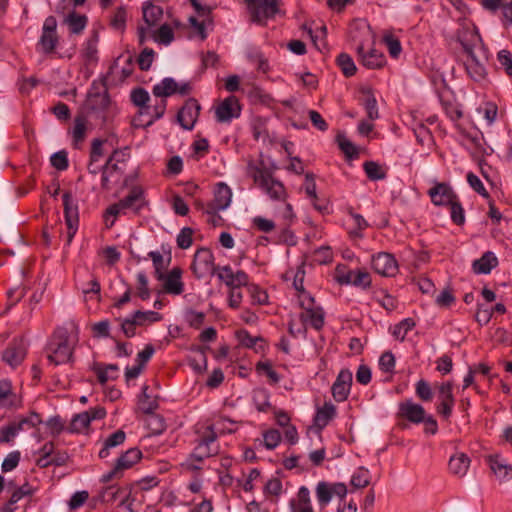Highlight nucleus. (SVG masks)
<instances>
[{"instance_id":"69168bd1","label":"nucleus","mask_w":512,"mask_h":512,"mask_svg":"<svg viewBox=\"0 0 512 512\" xmlns=\"http://www.w3.org/2000/svg\"><path fill=\"white\" fill-rule=\"evenodd\" d=\"M218 278L225 282V284L232 288L234 287V276L235 273L232 271L230 266H224L222 268H217Z\"/></svg>"},{"instance_id":"412c9836","label":"nucleus","mask_w":512,"mask_h":512,"mask_svg":"<svg viewBox=\"0 0 512 512\" xmlns=\"http://www.w3.org/2000/svg\"><path fill=\"white\" fill-rule=\"evenodd\" d=\"M142 458V452L138 448H131L123 453L116 461L117 469L121 471L131 468Z\"/></svg>"},{"instance_id":"b1692460","label":"nucleus","mask_w":512,"mask_h":512,"mask_svg":"<svg viewBox=\"0 0 512 512\" xmlns=\"http://www.w3.org/2000/svg\"><path fill=\"white\" fill-rule=\"evenodd\" d=\"M42 422L39 414L32 412L28 417L22 418L19 421L11 422L13 426H16L17 435L20 432L33 431Z\"/></svg>"},{"instance_id":"603ef678","label":"nucleus","mask_w":512,"mask_h":512,"mask_svg":"<svg viewBox=\"0 0 512 512\" xmlns=\"http://www.w3.org/2000/svg\"><path fill=\"white\" fill-rule=\"evenodd\" d=\"M50 161L51 165L59 171L66 170L68 167V157L64 150L54 153Z\"/></svg>"},{"instance_id":"bf43d9fd","label":"nucleus","mask_w":512,"mask_h":512,"mask_svg":"<svg viewBox=\"0 0 512 512\" xmlns=\"http://www.w3.org/2000/svg\"><path fill=\"white\" fill-rule=\"evenodd\" d=\"M350 284L363 288L369 287L371 284L369 273L362 270L354 271V275Z\"/></svg>"},{"instance_id":"4be33fe9","label":"nucleus","mask_w":512,"mask_h":512,"mask_svg":"<svg viewBox=\"0 0 512 512\" xmlns=\"http://www.w3.org/2000/svg\"><path fill=\"white\" fill-rule=\"evenodd\" d=\"M142 12L143 19L148 27L155 26L161 20L163 15L162 8L150 2L144 4Z\"/></svg>"},{"instance_id":"052dcab7","label":"nucleus","mask_w":512,"mask_h":512,"mask_svg":"<svg viewBox=\"0 0 512 512\" xmlns=\"http://www.w3.org/2000/svg\"><path fill=\"white\" fill-rule=\"evenodd\" d=\"M304 188L309 198H311L312 200H318V196L316 193L315 175L313 173L308 172L305 174Z\"/></svg>"},{"instance_id":"c85d7f7f","label":"nucleus","mask_w":512,"mask_h":512,"mask_svg":"<svg viewBox=\"0 0 512 512\" xmlns=\"http://www.w3.org/2000/svg\"><path fill=\"white\" fill-rule=\"evenodd\" d=\"M488 461L491 470L499 479H505L511 474L512 467L504 463L498 455L489 456Z\"/></svg>"},{"instance_id":"c756f323","label":"nucleus","mask_w":512,"mask_h":512,"mask_svg":"<svg viewBox=\"0 0 512 512\" xmlns=\"http://www.w3.org/2000/svg\"><path fill=\"white\" fill-rule=\"evenodd\" d=\"M153 95L156 97H168L177 92V82L173 78H164L161 83L153 87Z\"/></svg>"},{"instance_id":"9b49d317","label":"nucleus","mask_w":512,"mask_h":512,"mask_svg":"<svg viewBox=\"0 0 512 512\" xmlns=\"http://www.w3.org/2000/svg\"><path fill=\"white\" fill-rule=\"evenodd\" d=\"M240 104L235 96L224 99L216 108L215 114L219 122H228L240 115Z\"/></svg>"},{"instance_id":"6e6d98bb","label":"nucleus","mask_w":512,"mask_h":512,"mask_svg":"<svg viewBox=\"0 0 512 512\" xmlns=\"http://www.w3.org/2000/svg\"><path fill=\"white\" fill-rule=\"evenodd\" d=\"M467 182L478 194L484 198L488 199L490 197L481 180L474 173L470 172L467 174Z\"/></svg>"},{"instance_id":"5701e85b","label":"nucleus","mask_w":512,"mask_h":512,"mask_svg":"<svg viewBox=\"0 0 512 512\" xmlns=\"http://www.w3.org/2000/svg\"><path fill=\"white\" fill-rule=\"evenodd\" d=\"M361 93L365 95L363 100V105L367 111L368 119L373 121L379 117L378 109H377V101L373 95L372 89L369 87H362Z\"/></svg>"},{"instance_id":"8fccbe9b","label":"nucleus","mask_w":512,"mask_h":512,"mask_svg":"<svg viewBox=\"0 0 512 512\" xmlns=\"http://www.w3.org/2000/svg\"><path fill=\"white\" fill-rule=\"evenodd\" d=\"M154 57V51L150 48H144L138 57V65L142 71L150 69Z\"/></svg>"},{"instance_id":"ea45409f","label":"nucleus","mask_w":512,"mask_h":512,"mask_svg":"<svg viewBox=\"0 0 512 512\" xmlns=\"http://www.w3.org/2000/svg\"><path fill=\"white\" fill-rule=\"evenodd\" d=\"M383 42L388 48L389 54L393 58H397L401 53V43L392 33H385L383 36Z\"/></svg>"},{"instance_id":"1a4fd4ad","label":"nucleus","mask_w":512,"mask_h":512,"mask_svg":"<svg viewBox=\"0 0 512 512\" xmlns=\"http://www.w3.org/2000/svg\"><path fill=\"white\" fill-rule=\"evenodd\" d=\"M64 205L65 221L68 227V242H71L78 226V206L74 202L72 194L65 192L62 196Z\"/></svg>"},{"instance_id":"338daca9","label":"nucleus","mask_w":512,"mask_h":512,"mask_svg":"<svg viewBox=\"0 0 512 512\" xmlns=\"http://www.w3.org/2000/svg\"><path fill=\"white\" fill-rule=\"evenodd\" d=\"M368 471L360 469L358 473L354 474L351 479V484L355 488H364L369 485L370 481L367 476Z\"/></svg>"},{"instance_id":"6ab92c4d","label":"nucleus","mask_w":512,"mask_h":512,"mask_svg":"<svg viewBox=\"0 0 512 512\" xmlns=\"http://www.w3.org/2000/svg\"><path fill=\"white\" fill-rule=\"evenodd\" d=\"M143 205V189L140 186H134L129 194L118 202V206L123 209L134 208V212L138 213Z\"/></svg>"},{"instance_id":"a18cd8bd","label":"nucleus","mask_w":512,"mask_h":512,"mask_svg":"<svg viewBox=\"0 0 512 512\" xmlns=\"http://www.w3.org/2000/svg\"><path fill=\"white\" fill-rule=\"evenodd\" d=\"M126 9L122 6L118 7L110 20V25L116 29L123 31L126 23Z\"/></svg>"},{"instance_id":"f3484780","label":"nucleus","mask_w":512,"mask_h":512,"mask_svg":"<svg viewBox=\"0 0 512 512\" xmlns=\"http://www.w3.org/2000/svg\"><path fill=\"white\" fill-rule=\"evenodd\" d=\"M26 356V347L22 341H13L3 352L2 359L11 367L18 366Z\"/></svg>"},{"instance_id":"0e129e2a","label":"nucleus","mask_w":512,"mask_h":512,"mask_svg":"<svg viewBox=\"0 0 512 512\" xmlns=\"http://www.w3.org/2000/svg\"><path fill=\"white\" fill-rule=\"evenodd\" d=\"M455 297L450 287H446L437 297L436 304L440 307H449L454 303Z\"/></svg>"},{"instance_id":"79ce46f5","label":"nucleus","mask_w":512,"mask_h":512,"mask_svg":"<svg viewBox=\"0 0 512 512\" xmlns=\"http://www.w3.org/2000/svg\"><path fill=\"white\" fill-rule=\"evenodd\" d=\"M32 493L33 490L31 489L28 483L22 485L21 487L16 489L11 495V498L8 502V506L5 508V511L13 512V509L10 507V505L17 503L21 498H23L26 495H31Z\"/></svg>"},{"instance_id":"c9c22d12","label":"nucleus","mask_w":512,"mask_h":512,"mask_svg":"<svg viewBox=\"0 0 512 512\" xmlns=\"http://www.w3.org/2000/svg\"><path fill=\"white\" fill-rule=\"evenodd\" d=\"M146 425L153 434H160L165 429L164 419L154 412L147 413Z\"/></svg>"},{"instance_id":"3c124183","label":"nucleus","mask_w":512,"mask_h":512,"mask_svg":"<svg viewBox=\"0 0 512 512\" xmlns=\"http://www.w3.org/2000/svg\"><path fill=\"white\" fill-rule=\"evenodd\" d=\"M193 229L184 227L177 236V245L181 249H187L192 245Z\"/></svg>"},{"instance_id":"9d476101","label":"nucleus","mask_w":512,"mask_h":512,"mask_svg":"<svg viewBox=\"0 0 512 512\" xmlns=\"http://www.w3.org/2000/svg\"><path fill=\"white\" fill-rule=\"evenodd\" d=\"M372 267L376 273L387 277L394 276L398 270V265L394 257L385 252H381L373 257Z\"/></svg>"},{"instance_id":"5fc2aeb1","label":"nucleus","mask_w":512,"mask_h":512,"mask_svg":"<svg viewBox=\"0 0 512 512\" xmlns=\"http://www.w3.org/2000/svg\"><path fill=\"white\" fill-rule=\"evenodd\" d=\"M497 58L506 74L512 77V54L508 50H501L498 52Z\"/></svg>"},{"instance_id":"680f3d73","label":"nucleus","mask_w":512,"mask_h":512,"mask_svg":"<svg viewBox=\"0 0 512 512\" xmlns=\"http://www.w3.org/2000/svg\"><path fill=\"white\" fill-rule=\"evenodd\" d=\"M256 370L258 372H264L274 384L278 383L280 380L278 373L272 368V365L269 362L257 363Z\"/></svg>"},{"instance_id":"7ed1b4c3","label":"nucleus","mask_w":512,"mask_h":512,"mask_svg":"<svg viewBox=\"0 0 512 512\" xmlns=\"http://www.w3.org/2000/svg\"><path fill=\"white\" fill-rule=\"evenodd\" d=\"M74 347L65 331L56 332L46 347L47 359L54 365H61L73 360Z\"/></svg>"},{"instance_id":"2eb2a0df","label":"nucleus","mask_w":512,"mask_h":512,"mask_svg":"<svg viewBox=\"0 0 512 512\" xmlns=\"http://www.w3.org/2000/svg\"><path fill=\"white\" fill-rule=\"evenodd\" d=\"M300 306L304 309L300 319L303 323H309L314 329L320 330L324 325V311L321 307L306 306L305 300H300Z\"/></svg>"},{"instance_id":"bb28decb","label":"nucleus","mask_w":512,"mask_h":512,"mask_svg":"<svg viewBox=\"0 0 512 512\" xmlns=\"http://www.w3.org/2000/svg\"><path fill=\"white\" fill-rule=\"evenodd\" d=\"M336 413L335 406L331 403H325L324 406L318 409L316 416L314 418L315 425L322 429L325 427L328 422L334 417Z\"/></svg>"},{"instance_id":"473e14b6","label":"nucleus","mask_w":512,"mask_h":512,"mask_svg":"<svg viewBox=\"0 0 512 512\" xmlns=\"http://www.w3.org/2000/svg\"><path fill=\"white\" fill-rule=\"evenodd\" d=\"M58 41L57 33L42 32L39 45L45 54H51L54 52Z\"/></svg>"},{"instance_id":"a19ab883","label":"nucleus","mask_w":512,"mask_h":512,"mask_svg":"<svg viewBox=\"0 0 512 512\" xmlns=\"http://www.w3.org/2000/svg\"><path fill=\"white\" fill-rule=\"evenodd\" d=\"M336 141L339 145V148L348 158H352L353 156L357 155L355 146L346 138L344 133L339 132L336 135Z\"/></svg>"},{"instance_id":"423d86ee","label":"nucleus","mask_w":512,"mask_h":512,"mask_svg":"<svg viewBox=\"0 0 512 512\" xmlns=\"http://www.w3.org/2000/svg\"><path fill=\"white\" fill-rule=\"evenodd\" d=\"M217 439V434L212 425L206 427L203 434L198 439V444L195 447L191 457L196 461H203L205 458L211 457L217 453V450H212L210 444L214 443Z\"/></svg>"},{"instance_id":"20e7f679","label":"nucleus","mask_w":512,"mask_h":512,"mask_svg":"<svg viewBox=\"0 0 512 512\" xmlns=\"http://www.w3.org/2000/svg\"><path fill=\"white\" fill-rule=\"evenodd\" d=\"M255 23H264L266 19L273 17L279 12L277 0H245Z\"/></svg>"},{"instance_id":"cd10ccee","label":"nucleus","mask_w":512,"mask_h":512,"mask_svg":"<svg viewBox=\"0 0 512 512\" xmlns=\"http://www.w3.org/2000/svg\"><path fill=\"white\" fill-rule=\"evenodd\" d=\"M126 439V434L123 430H117L113 434H111L104 442L103 448L99 452V457L101 459L107 458L109 456V449L116 447L122 444Z\"/></svg>"},{"instance_id":"f03ea898","label":"nucleus","mask_w":512,"mask_h":512,"mask_svg":"<svg viewBox=\"0 0 512 512\" xmlns=\"http://www.w3.org/2000/svg\"><path fill=\"white\" fill-rule=\"evenodd\" d=\"M248 174L253 178L254 183L259 186L273 200H284L286 197L285 187L272 177L271 172L265 167L259 168L252 162L247 167Z\"/></svg>"},{"instance_id":"13d9d810","label":"nucleus","mask_w":512,"mask_h":512,"mask_svg":"<svg viewBox=\"0 0 512 512\" xmlns=\"http://www.w3.org/2000/svg\"><path fill=\"white\" fill-rule=\"evenodd\" d=\"M416 394L423 401H430L433 396L430 385L423 379L416 384Z\"/></svg>"},{"instance_id":"e2e57ef3","label":"nucleus","mask_w":512,"mask_h":512,"mask_svg":"<svg viewBox=\"0 0 512 512\" xmlns=\"http://www.w3.org/2000/svg\"><path fill=\"white\" fill-rule=\"evenodd\" d=\"M149 257L153 261V265L155 267V273H156L157 279L158 280H163L164 279V275L162 273V270L165 268L163 256L159 252L152 251V252L149 253Z\"/></svg>"},{"instance_id":"aec40b11","label":"nucleus","mask_w":512,"mask_h":512,"mask_svg":"<svg viewBox=\"0 0 512 512\" xmlns=\"http://www.w3.org/2000/svg\"><path fill=\"white\" fill-rule=\"evenodd\" d=\"M498 265L497 257L490 251L485 252L480 259L473 261L472 269L476 274H488Z\"/></svg>"},{"instance_id":"0eeeda50","label":"nucleus","mask_w":512,"mask_h":512,"mask_svg":"<svg viewBox=\"0 0 512 512\" xmlns=\"http://www.w3.org/2000/svg\"><path fill=\"white\" fill-rule=\"evenodd\" d=\"M232 198V192L226 183L220 182L214 190V199L208 203L206 213L215 216L218 211L226 209Z\"/></svg>"},{"instance_id":"f704fd0d","label":"nucleus","mask_w":512,"mask_h":512,"mask_svg":"<svg viewBox=\"0 0 512 512\" xmlns=\"http://www.w3.org/2000/svg\"><path fill=\"white\" fill-rule=\"evenodd\" d=\"M148 387L144 386L142 390V395L139 399L140 409L145 413L154 412L158 408V403L156 397H152L147 393Z\"/></svg>"},{"instance_id":"de8ad7c7","label":"nucleus","mask_w":512,"mask_h":512,"mask_svg":"<svg viewBox=\"0 0 512 512\" xmlns=\"http://www.w3.org/2000/svg\"><path fill=\"white\" fill-rule=\"evenodd\" d=\"M317 497L321 505H326L332 498V488L325 482H320L316 488Z\"/></svg>"},{"instance_id":"7c9ffc66","label":"nucleus","mask_w":512,"mask_h":512,"mask_svg":"<svg viewBox=\"0 0 512 512\" xmlns=\"http://www.w3.org/2000/svg\"><path fill=\"white\" fill-rule=\"evenodd\" d=\"M363 168L367 177L372 181L382 180L386 177L385 169L377 162L366 161L363 164Z\"/></svg>"},{"instance_id":"2f4dec72","label":"nucleus","mask_w":512,"mask_h":512,"mask_svg":"<svg viewBox=\"0 0 512 512\" xmlns=\"http://www.w3.org/2000/svg\"><path fill=\"white\" fill-rule=\"evenodd\" d=\"M337 64L346 77H351L356 73V66L350 55L341 53L337 57Z\"/></svg>"},{"instance_id":"39448f33","label":"nucleus","mask_w":512,"mask_h":512,"mask_svg":"<svg viewBox=\"0 0 512 512\" xmlns=\"http://www.w3.org/2000/svg\"><path fill=\"white\" fill-rule=\"evenodd\" d=\"M194 275L200 279L206 275H214L217 267L214 265V257L212 252L207 248H200L196 251L191 265Z\"/></svg>"},{"instance_id":"393cba45","label":"nucleus","mask_w":512,"mask_h":512,"mask_svg":"<svg viewBox=\"0 0 512 512\" xmlns=\"http://www.w3.org/2000/svg\"><path fill=\"white\" fill-rule=\"evenodd\" d=\"M470 459L464 453L452 456L449 461V468L455 475L464 476L469 468Z\"/></svg>"},{"instance_id":"dca6fc26","label":"nucleus","mask_w":512,"mask_h":512,"mask_svg":"<svg viewBox=\"0 0 512 512\" xmlns=\"http://www.w3.org/2000/svg\"><path fill=\"white\" fill-rule=\"evenodd\" d=\"M357 54L359 55L363 66L368 69H379L386 63L383 53L376 49H371L368 53H365L363 43L358 45Z\"/></svg>"},{"instance_id":"f8f14e48","label":"nucleus","mask_w":512,"mask_h":512,"mask_svg":"<svg viewBox=\"0 0 512 512\" xmlns=\"http://www.w3.org/2000/svg\"><path fill=\"white\" fill-rule=\"evenodd\" d=\"M351 384L352 373L349 370H341L331 388L332 395L337 402L347 399Z\"/></svg>"},{"instance_id":"864d4df0","label":"nucleus","mask_w":512,"mask_h":512,"mask_svg":"<svg viewBox=\"0 0 512 512\" xmlns=\"http://www.w3.org/2000/svg\"><path fill=\"white\" fill-rule=\"evenodd\" d=\"M354 275L353 270H348L343 265H338L335 270V279L336 281L343 285V284H350L352 281Z\"/></svg>"},{"instance_id":"49530a36","label":"nucleus","mask_w":512,"mask_h":512,"mask_svg":"<svg viewBox=\"0 0 512 512\" xmlns=\"http://www.w3.org/2000/svg\"><path fill=\"white\" fill-rule=\"evenodd\" d=\"M86 118L83 115L76 116L74 120L73 138L75 141H82L85 138Z\"/></svg>"},{"instance_id":"a878e982","label":"nucleus","mask_w":512,"mask_h":512,"mask_svg":"<svg viewBox=\"0 0 512 512\" xmlns=\"http://www.w3.org/2000/svg\"><path fill=\"white\" fill-rule=\"evenodd\" d=\"M87 21L88 19L86 15H81L72 11L65 18L64 23L68 25L71 33L80 34L86 27Z\"/></svg>"},{"instance_id":"ddd939ff","label":"nucleus","mask_w":512,"mask_h":512,"mask_svg":"<svg viewBox=\"0 0 512 512\" xmlns=\"http://www.w3.org/2000/svg\"><path fill=\"white\" fill-rule=\"evenodd\" d=\"M428 194L432 202L437 206L449 205L458 197L453 189L446 183H437L428 191Z\"/></svg>"},{"instance_id":"37998d69","label":"nucleus","mask_w":512,"mask_h":512,"mask_svg":"<svg viewBox=\"0 0 512 512\" xmlns=\"http://www.w3.org/2000/svg\"><path fill=\"white\" fill-rule=\"evenodd\" d=\"M150 96L148 92L144 88H136L133 89L131 92V101L134 105L141 107V108H148L146 105L149 101Z\"/></svg>"},{"instance_id":"a211bd4d","label":"nucleus","mask_w":512,"mask_h":512,"mask_svg":"<svg viewBox=\"0 0 512 512\" xmlns=\"http://www.w3.org/2000/svg\"><path fill=\"white\" fill-rule=\"evenodd\" d=\"M182 270L179 267L173 268L165 277L164 290L169 294L180 295L183 292L181 281Z\"/></svg>"},{"instance_id":"c03bdc74","label":"nucleus","mask_w":512,"mask_h":512,"mask_svg":"<svg viewBox=\"0 0 512 512\" xmlns=\"http://www.w3.org/2000/svg\"><path fill=\"white\" fill-rule=\"evenodd\" d=\"M118 366L116 364H109L105 367H96L95 372L97 374L98 381L104 385L109 379L114 380L117 378V375H109V370H113L114 372L118 371Z\"/></svg>"},{"instance_id":"09e8293b","label":"nucleus","mask_w":512,"mask_h":512,"mask_svg":"<svg viewBox=\"0 0 512 512\" xmlns=\"http://www.w3.org/2000/svg\"><path fill=\"white\" fill-rule=\"evenodd\" d=\"M451 219L456 225H462L465 222L464 210L458 198L451 202Z\"/></svg>"},{"instance_id":"4c0bfd02","label":"nucleus","mask_w":512,"mask_h":512,"mask_svg":"<svg viewBox=\"0 0 512 512\" xmlns=\"http://www.w3.org/2000/svg\"><path fill=\"white\" fill-rule=\"evenodd\" d=\"M154 40L160 44L168 45L174 39L173 29L168 24H163L153 35Z\"/></svg>"},{"instance_id":"4d7b16f0","label":"nucleus","mask_w":512,"mask_h":512,"mask_svg":"<svg viewBox=\"0 0 512 512\" xmlns=\"http://www.w3.org/2000/svg\"><path fill=\"white\" fill-rule=\"evenodd\" d=\"M264 445L267 449H274L281 440V435L278 430L271 429L264 433Z\"/></svg>"},{"instance_id":"58836bf2","label":"nucleus","mask_w":512,"mask_h":512,"mask_svg":"<svg viewBox=\"0 0 512 512\" xmlns=\"http://www.w3.org/2000/svg\"><path fill=\"white\" fill-rule=\"evenodd\" d=\"M415 327V321L412 318H406L394 327L393 336L403 341L407 333Z\"/></svg>"},{"instance_id":"72a5a7b5","label":"nucleus","mask_w":512,"mask_h":512,"mask_svg":"<svg viewBox=\"0 0 512 512\" xmlns=\"http://www.w3.org/2000/svg\"><path fill=\"white\" fill-rule=\"evenodd\" d=\"M138 326H143L146 323L158 322L162 319V316L155 311H140L137 310L132 314Z\"/></svg>"},{"instance_id":"6e6552de","label":"nucleus","mask_w":512,"mask_h":512,"mask_svg":"<svg viewBox=\"0 0 512 512\" xmlns=\"http://www.w3.org/2000/svg\"><path fill=\"white\" fill-rule=\"evenodd\" d=\"M200 104L194 98H189L177 114V120L180 125L187 130H191L200 114Z\"/></svg>"},{"instance_id":"4468645a","label":"nucleus","mask_w":512,"mask_h":512,"mask_svg":"<svg viewBox=\"0 0 512 512\" xmlns=\"http://www.w3.org/2000/svg\"><path fill=\"white\" fill-rule=\"evenodd\" d=\"M425 410L419 405L411 401L401 402L399 404V410L397 416L399 418L407 419L408 421L418 424L425 419Z\"/></svg>"},{"instance_id":"e433bc0d","label":"nucleus","mask_w":512,"mask_h":512,"mask_svg":"<svg viewBox=\"0 0 512 512\" xmlns=\"http://www.w3.org/2000/svg\"><path fill=\"white\" fill-rule=\"evenodd\" d=\"M89 424H90V418H89L88 414L86 412H82V413L76 414L73 417V419L70 423V426H69V430L71 432L79 433V432L84 431L86 428H88Z\"/></svg>"},{"instance_id":"774afa93","label":"nucleus","mask_w":512,"mask_h":512,"mask_svg":"<svg viewBox=\"0 0 512 512\" xmlns=\"http://www.w3.org/2000/svg\"><path fill=\"white\" fill-rule=\"evenodd\" d=\"M20 461V452L15 451L8 454V456L4 459L2 463V471L8 472L13 470L18 466V463Z\"/></svg>"},{"instance_id":"f257e3e1","label":"nucleus","mask_w":512,"mask_h":512,"mask_svg":"<svg viewBox=\"0 0 512 512\" xmlns=\"http://www.w3.org/2000/svg\"><path fill=\"white\" fill-rule=\"evenodd\" d=\"M459 42L466 53L464 65L468 75L474 81H481L486 76L484 61L485 53L480 46L481 39L477 31L464 29L458 34Z\"/></svg>"}]
</instances>
